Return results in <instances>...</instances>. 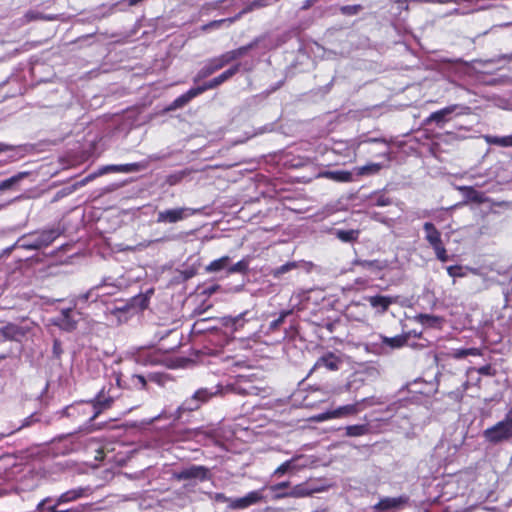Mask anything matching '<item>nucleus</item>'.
Wrapping results in <instances>:
<instances>
[{"label": "nucleus", "mask_w": 512, "mask_h": 512, "mask_svg": "<svg viewBox=\"0 0 512 512\" xmlns=\"http://www.w3.org/2000/svg\"><path fill=\"white\" fill-rule=\"evenodd\" d=\"M116 384L104 386L97 393L95 398L89 402H80L67 408L69 416L83 415L87 417L88 422L95 420L102 412L110 409L115 401L123 397L119 393L121 389V373H113Z\"/></svg>", "instance_id": "nucleus-1"}, {"label": "nucleus", "mask_w": 512, "mask_h": 512, "mask_svg": "<svg viewBox=\"0 0 512 512\" xmlns=\"http://www.w3.org/2000/svg\"><path fill=\"white\" fill-rule=\"evenodd\" d=\"M485 441L490 444H499L512 438V406L509 408L503 420L483 431Z\"/></svg>", "instance_id": "nucleus-2"}, {"label": "nucleus", "mask_w": 512, "mask_h": 512, "mask_svg": "<svg viewBox=\"0 0 512 512\" xmlns=\"http://www.w3.org/2000/svg\"><path fill=\"white\" fill-rule=\"evenodd\" d=\"M208 388H200L194 392L191 397L186 398L175 411L176 419L180 420L185 413H190L199 410L202 405L210 401L215 395Z\"/></svg>", "instance_id": "nucleus-3"}, {"label": "nucleus", "mask_w": 512, "mask_h": 512, "mask_svg": "<svg viewBox=\"0 0 512 512\" xmlns=\"http://www.w3.org/2000/svg\"><path fill=\"white\" fill-rule=\"evenodd\" d=\"M59 235L60 233L57 229L42 230L40 232L31 233L20 239L21 247L28 250H39L51 245Z\"/></svg>", "instance_id": "nucleus-4"}, {"label": "nucleus", "mask_w": 512, "mask_h": 512, "mask_svg": "<svg viewBox=\"0 0 512 512\" xmlns=\"http://www.w3.org/2000/svg\"><path fill=\"white\" fill-rule=\"evenodd\" d=\"M172 478L179 482L187 481L191 484H196L197 482H205L210 480L211 474L208 467L192 464L187 467H183L180 470L174 471L172 473Z\"/></svg>", "instance_id": "nucleus-5"}, {"label": "nucleus", "mask_w": 512, "mask_h": 512, "mask_svg": "<svg viewBox=\"0 0 512 512\" xmlns=\"http://www.w3.org/2000/svg\"><path fill=\"white\" fill-rule=\"evenodd\" d=\"M149 297L148 295L139 294L131 299L129 303H125L122 306H117L111 310V314L121 319L122 317L126 321L129 317L136 314L139 311H143L148 307Z\"/></svg>", "instance_id": "nucleus-6"}, {"label": "nucleus", "mask_w": 512, "mask_h": 512, "mask_svg": "<svg viewBox=\"0 0 512 512\" xmlns=\"http://www.w3.org/2000/svg\"><path fill=\"white\" fill-rule=\"evenodd\" d=\"M409 503V497L400 495L398 497H384L381 498L372 508L376 512L392 511L397 512Z\"/></svg>", "instance_id": "nucleus-7"}, {"label": "nucleus", "mask_w": 512, "mask_h": 512, "mask_svg": "<svg viewBox=\"0 0 512 512\" xmlns=\"http://www.w3.org/2000/svg\"><path fill=\"white\" fill-rule=\"evenodd\" d=\"M240 67V63H235L218 76L214 77L213 79L207 82H204L202 85H199L201 92L204 93L207 90L215 89L224 82L228 81L240 71Z\"/></svg>", "instance_id": "nucleus-8"}, {"label": "nucleus", "mask_w": 512, "mask_h": 512, "mask_svg": "<svg viewBox=\"0 0 512 512\" xmlns=\"http://www.w3.org/2000/svg\"><path fill=\"white\" fill-rule=\"evenodd\" d=\"M341 364L342 359L335 353L328 351L316 360L309 374L321 368H325L328 371H337Z\"/></svg>", "instance_id": "nucleus-9"}, {"label": "nucleus", "mask_w": 512, "mask_h": 512, "mask_svg": "<svg viewBox=\"0 0 512 512\" xmlns=\"http://www.w3.org/2000/svg\"><path fill=\"white\" fill-rule=\"evenodd\" d=\"M264 500L262 490H254L246 494L244 497L230 500L228 507L233 510L246 509L251 505L257 504Z\"/></svg>", "instance_id": "nucleus-10"}, {"label": "nucleus", "mask_w": 512, "mask_h": 512, "mask_svg": "<svg viewBox=\"0 0 512 512\" xmlns=\"http://www.w3.org/2000/svg\"><path fill=\"white\" fill-rule=\"evenodd\" d=\"M319 489L309 488L307 483H300L293 486L289 491H282L274 495L275 500L284 498H304L311 496L315 492H319Z\"/></svg>", "instance_id": "nucleus-11"}, {"label": "nucleus", "mask_w": 512, "mask_h": 512, "mask_svg": "<svg viewBox=\"0 0 512 512\" xmlns=\"http://www.w3.org/2000/svg\"><path fill=\"white\" fill-rule=\"evenodd\" d=\"M223 67H225V66H224V63L221 60L220 56L210 58L205 62L203 67L197 72V74L193 78V81L196 83L202 79L208 78L215 72L221 70Z\"/></svg>", "instance_id": "nucleus-12"}, {"label": "nucleus", "mask_w": 512, "mask_h": 512, "mask_svg": "<svg viewBox=\"0 0 512 512\" xmlns=\"http://www.w3.org/2000/svg\"><path fill=\"white\" fill-rule=\"evenodd\" d=\"M189 209L180 207L175 209H168L164 211H160L157 214V223H177L179 221L184 220L189 214H187Z\"/></svg>", "instance_id": "nucleus-13"}, {"label": "nucleus", "mask_w": 512, "mask_h": 512, "mask_svg": "<svg viewBox=\"0 0 512 512\" xmlns=\"http://www.w3.org/2000/svg\"><path fill=\"white\" fill-rule=\"evenodd\" d=\"M147 168L146 162H135V163H128V164H119V165H106L101 168L100 173H132V172H139L141 170H144Z\"/></svg>", "instance_id": "nucleus-14"}, {"label": "nucleus", "mask_w": 512, "mask_h": 512, "mask_svg": "<svg viewBox=\"0 0 512 512\" xmlns=\"http://www.w3.org/2000/svg\"><path fill=\"white\" fill-rule=\"evenodd\" d=\"M28 330L22 326L9 323L4 327L0 328V339L21 341L26 337Z\"/></svg>", "instance_id": "nucleus-15"}, {"label": "nucleus", "mask_w": 512, "mask_h": 512, "mask_svg": "<svg viewBox=\"0 0 512 512\" xmlns=\"http://www.w3.org/2000/svg\"><path fill=\"white\" fill-rule=\"evenodd\" d=\"M257 43L258 42L255 40V41L248 43L247 45L240 46L236 49L227 51V52L219 55L221 57V60L224 63V66H226V65L232 63L233 61H236L239 58L246 55L250 50H252L253 48L256 47Z\"/></svg>", "instance_id": "nucleus-16"}, {"label": "nucleus", "mask_w": 512, "mask_h": 512, "mask_svg": "<svg viewBox=\"0 0 512 512\" xmlns=\"http://www.w3.org/2000/svg\"><path fill=\"white\" fill-rule=\"evenodd\" d=\"M451 115V109L449 106H446L440 110L432 112L427 118L424 119L423 123L424 125L435 123L437 127L442 128L452 119Z\"/></svg>", "instance_id": "nucleus-17"}, {"label": "nucleus", "mask_w": 512, "mask_h": 512, "mask_svg": "<svg viewBox=\"0 0 512 512\" xmlns=\"http://www.w3.org/2000/svg\"><path fill=\"white\" fill-rule=\"evenodd\" d=\"M411 334H412L411 332H408V333H404L401 335H396L394 337H387V336L381 335L380 336V339H381L380 348L382 350H384L386 347L389 348L390 350L400 349L407 344Z\"/></svg>", "instance_id": "nucleus-18"}, {"label": "nucleus", "mask_w": 512, "mask_h": 512, "mask_svg": "<svg viewBox=\"0 0 512 512\" xmlns=\"http://www.w3.org/2000/svg\"><path fill=\"white\" fill-rule=\"evenodd\" d=\"M89 491V488L84 487L70 489L62 493L58 498H56L54 505L58 507L61 504L76 501L82 497L88 496Z\"/></svg>", "instance_id": "nucleus-19"}, {"label": "nucleus", "mask_w": 512, "mask_h": 512, "mask_svg": "<svg viewBox=\"0 0 512 512\" xmlns=\"http://www.w3.org/2000/svg\"><path fill=\"white\" fill-rule=\"evenodd\" d=\"M423 230L425 232V239L432 249L444 243L440 231L432 222H425L423 224Z\"/></svg>", "instance_id": "nucleus-20"}, {"label": "nucleus", "mask_w": 512, "mask_h": 512, "mask_svg": "<svg viewBox=\"0 0 512 512\" xmlns=\"http://www.w3.org/2000/svg\"><path fill=\"white\" fill-rule=\"evenodd\" d=\"M367 400V398H364L361 401H358L354 404L340 406L337 409L333 410V416H336V418H341L356 415L362 410L361 404L365 403Z\"/></svg>", "instance_id": "nucleus-21"}, {"label": "nucleus", "mask_w": 512, "mask_h": 512, "mask_svg": "<svg viewBox=\"0 0 512 512\" xmlns=\"http://www.w3.org/2000/svg\"><path fill=\"white\" fill-rule=\"evenodd\" d=\"M199 86L190 88L187 92L177 97L171 104L170 109L181 108L189 103L193 98L201 95Z\"/></svg>", "instance_id": "nucleus-22"}, {"label": "nucleus", "mask_w": 512, "mask_h": 512, "mask_svg": "<svg viewBox=\"0 0 512 512\" xmlns=\"http://www.w3.org/2000/svg\"><path fill=\"white\" fill-rule=\"evenodd\" d=\"M353 172L346 170H338V171H325L320 174L321 177L336 181V182H352L354 181Z\"/></svg>", "instance_id": "nucleus-23"}, {"label": "nucleus", "mask_w": 512, "mask_h": 512, "mask_svg": "<svg viewBox=\"0 0 512 512\" xmlns=\"http://www.w3.org/2000/svg\"><path fill=\"white\" fill-rule=\"evenodd\" d=\"M367 300L369 304L373 308L377 309L380 313H385L393 302L391 297L384 295L370 296L367 298Z\"/></svg>", "instance_id": "nucleus-24"}, {"label": "nucleus", "mask_w": 512, "mask_h": 512, "mask_svg": "<svg viewBox=\"0 0 512 512\" xmlns=\"http://www.w3.org/2000/svg\"><path fill=\"white\" fill-rule=\"evenodd\" d=\"M247 312L241 313L237 316H226L223 318V325L230 328L233 332H237L244 328L246 324L245 315Z\"/></svg>", "instance_id": "nucleus-25"}, {"label": "nucleus", "mask_w": 512, "mask_h": 512, "mask_svg": "<svg viewBox=\"0 0 512 512\" xmlns=\"http://www.w3.org/2000/svg\"><path fill=\"white\" fill-rule=\"evenodd\" d=\"M459 190L463 193L466 200L482 204L487 201V198L485 197L483 192H480L476 190L472 186H462L459 188Z\"/></svg>", "instance_id": "nucleus-26"}, {"label": "nucleus", "mask_w": 512, "mask_h": 512, "mask_svg": "<svg viewBox=\"0 0 512 512\" xmlns=\"http://www.w3.org/2000/svg\"><path fill=\"white\" fill-rule=\"evenodd\" d=\"M369 205L372 207H386L392 204V199L383 191L373 192L369 198Z\"/></svg>", "instance_id": "nucleus-27"}, {"label": "nucleus", "mask_w": 512, "mask_h": 512, "mask_svg": "<svg viewBox=\"0 0 512 512\" xmlns=\"http://www.w3.org/2000/svg\"><path fill=\"white\" fill-rule=\"evenodd\" d=\"M382 169V165L380 163H368L364 166H358L353 169V173L357 177L375 175Z\"/></svg>", "instance_id": "nucleus-28"}, {"label": "nucleus", "mask_w": 512, "mask_h": 512, "mask_svg": "<svg viewBox=\"0 0 512 512\" xmlns=\"http://www.w3.org/2000/svg\"><path fill=\"white\" fill-rule=\"evenodd\" d=\"M230 257L228 255H225V256H222L218 259H215L213 261H211L205 268V270L209 273H215V272H219L223 269H227L228 270V266L230 264Z\"/></svg>", "instance_id": "nucleus-29"}, {"label": "nucleus", "mask_w": 512, "mask_h": 512, "mask_svg": "<svg viewBox=\"0 0 512 512\" xmlns=\"http://www.w3.org/2000/svg\"><path fill=\"white\" fill-rule=\"evenodd\" d=\"M369 433L370 425L368 423L349 425L345 427V435L348 437H360Z\"/></svg>", "instance_id": "nucleus-30"}, {"label": "nucleus", "mask_w": 512, "mask_h": 512, "mask_svg": "<svg viewBox=\"0 0 512 512\" xmlns=\"http://www.w3.org/2000/svg\"><path fill=\"white\" fill-rule=\"evenodd\" d=\"M485 141L489 145H495L504 148L512 147V134L507 136L486 135Z\"/></svg>", "instance_id": "nucleus-31"}, {"label": "nucleus", "mask_w": 512, "mask_h": 512, "mask_svg": "<svg viewBox=\"0 0 512 512\" xmlns=\"http://www.w3.org/2000/svg\"><path fill=\"white\" fill-rule=\"evenodd\" d=\"M360 231L358 229L342 230L337 229L335 236L342 242L352 243L358 240Z\"/></svg>", "instance_id": "nucleus-32"}, {"label": "nucleus", "mask_w": 512, "mask_h": 512, "mask_svg": "<svg viewBox=\"0 0 512 512\" xmlns=\"http://www.w3.org/2000/svg\"><path fill=\"white\" fill-rule=\"evenodd\" d=\"M482 350L477 347H471V348H459L453 350L451 353V357L454 359H462L467 356H482Z\"/></svg>", "instance_id": "nucleus-33"}, {"label": "nucleus", "mask_w": 512, "mask_h": 512, "mask_svg": "<svg viewBox=\"0 0 512 512\" xmlns=\"http://www.w3.org/2000/svg\"><path fill=\"white\" fill-rule=\"evenodd\" d=\"M354 266H359L363 269L373 270V271H380L384 268V265L381 261L375 259V260H363V259H356L353 261Z\"/></svg>", "instance_id": "nucleus-34"}, {"label": "nucleus", "mask_w": 512, "mask_h": 512, "mask_svg": "<svg viewBox=\"0 0 512 512\" xmlns=\"http://www.w3.org/2000/svg\"><path fill=\"white\" fill-rule=\"evenodd\" d=\"M248 271H249V259L243 258L233 265L229 264L227 274L232 275V274L240 273V274L245 275L248 273Z\"/></svg>", "instance_id": "nucleus-35"}, {"label": "nucleus", "mask_w": 512, "mask_h": 512, "mask_svg": "<svg viewBox=\"0 0 512 512\" xmlns=\"http://www.w3.org/2000/svg\"><path fill=\"white\" fill-rule=\"evenodd\" d=\"M25 176V173H19L0 182V191L12 189Z\"/></svg>", "instance_id": "nucleus-36"}, {"label": "nucleus", "mask_w": 512, "mask_h": 512, "mask_svg": "<svg viewBox=\"0 0 512 512\" xmlns=\"http://www.w3.org/2000/svg\"><path fill=\"white\" fill-rule=\"evenodd\" d=\"M294 460L295 459L293 458V459L283 462L281 465H279L274 470L272 475L275 477H280V476L286 474L287 472L291 471L292 469H294V465H293Z\"/></svg>", "instance_id": "nucleus-37"}, {"label": "nucleus", "mask_w": 512, "mask_h": 512, "mask_svg": "<svg viewBox=\"0 0 512 512\" xmlns=\"http://www.w3.org/2000/svg\"><path fill=\"white\" fill-rule=\"evenodd\" d=\"M448 106L451 109V113H455L456 116H466L472 114V109L470 106L463 104H452Z\"/></svg>", "instance_id": "nucleus-38"}, {"label": "nucleus", "mask_w": 512, "mask_h": 512, "mask_svg": "<svg viewBox=\"0 0 512 512\" xmlns=\"http://www.w3.org/2000/svg\"><path fill=\"white\" fill-rule=\"evenodd\" d=\"M472 371H476L478 372L480 375H484V376H490V377H493L496 375V370L492 367L491 364H486L484 366H481L479 368H474V367H470L468 370H467V373L469 374L470 372Z\"/></svg>", "instance_id": "nucleus-39"}, {"label": "nucleus", "mask_w": 512, "mask_h": 512, "mask_svg": "<svg viewBox=\"0 0 512 512\" xmlns=\"http://www.w3.org/2000/svg\"><path fill=\"white\" fill-rule=\"evenodd\" d=\"M363 9V6L360 4L355 5H344L340 7L341 14L345 16H353L358 14Z\"/></svg>", "instance_id": "nucleus-40"}, {"label": "nucleus", "mask_w": 512, "mask_h": 512, "mask_svg": "<svg viewBox=\"0 0 512 512\" xmlns=\"http://www.w3.org/2000/svg\"><path fill=\"white\" fill-rule=\"evenodd\" d=\"M447 273L452 278H462L466 276V272L461 265L448 266Z\"/></svg>", "instance_id": "nucleus-41"}, {"label": "nucleus", "mask_w": 512, "mask_h": 512, "mask_svg": "<svg viewBox=\"0 0 512 512\" xmlns=\"http://www.w3.org/2000/svg\"><path fill=\"white\" fill-rule=\"evenodd\" d=\"M417 320L423 325L434 326L436 323L439 322L440 318L429 314H419L417 316Z\"/></svg>", "instance_id": "nucleus-42"}, {"label": "nucleus", "mask_w": 512, "mask_h": 512, "mask_svg": "<svg viewBox=\"0 0 512 512\" xmlns=\"http://www.w3.org/2000/svg\"><path fill=\"white\" fill-rule=\"evenodd\" d=\"M297 267L295 262H287L280 267L276 268L273 272L274 277H279Z\"/></svg>", "instance_id": "nucleus-43"}, {"label": "nucleus", "mask_w": 512, "mask_h": 512, "mask_svg": "<svg viewBox=\"0 0 512 512\" xmlns=\"http://www.w3.org/2000/svg\"><path fill=\"white\" fill-rule=\"evenodd\" d=\"M72 313V310L71 309H65L62 311V319L61 321L63 322V326L66 328V329H74L75 328V322L74 321H70V315Z\"/></svg>", "instance_id": "nucleus-44"}, {"label": "nucleus", "mask_w": 512, "mask_h": 512, "mask_svg": "<svg viewBox=\"0 0 512 512\" xmlns=\"http://www.w3.org/2000/svg\"><path fill=\"white\" fill-rule=\"evenodd\" d=\"M433 250L438 260H440L441 262L448 261L449 257L444 243L441 244L440 246L434 247Z\"/></svg>", "instance_id": "nucleus-45"}, {"label": "nucleus", "mask_w": 512, "mask_h": 512, "mask_svg": "<svg viewBox=\"0 0 512 512\" xmlns=\"http://www.w3.org/2000/svg\"><path fill=\"white\" fill-rule=\"evenodd\" d=\"M225 23H226V20H224V19L212 20V21L204 24L201 27V29H202V31H209V30H212V29L220 28Z\"/></svg>", "instance_id": "nucleus-46"}, {"label": "nucleus", "mask_w": 512, "mask_h": 512, "mask_svg": "<svg viewBox=\"0 0 512 512\" xmlns=\"http://www.w3.org/2000/svg\"><path fill=\"white\" fill-rule=\"evenodd\" d=\"M291 312L290 311H283L280 313V315L278 316L277 319L273 320L271 323H270V328L271 329H277L280 325H282L285 321V318L290 314Z\"/></svg>", "instance_id": "nucleus-47"}, {"label": "nucleus", "mask_w": 512, "mask_h": 512, "mask_svg": "<svg viewBox=\"0 0 512 512\" xmlns=\"http://www.w3.org/2000/svg\"><path fill=\"white\" fill-rule=\"evenodd\" d=\"M289 486H290L289 481H283V482L271 485L270 490L272 492H276V494H277V493H281L280 490H284V489L288 488Z\"/></svg>", "instance_id": "nucleus-48"}, {"label": "nucleus", "mask_w": 512, "mask_h": 512, "mask_svg": "<svg viewBox=\"0 0 512 512\" xmlns=\"http://www.w3.org/2000/svg\"><path fill=\"white\" fill-rule=\"evenodd\" d=\"M336 418V416H333V410L332 411H327V412H324V413H320L318 414L317 416L314 417V419L316 421H326V420H329V419H334Z\"/></svg>", "instance_id": "nucleus-49"}, {"label": "nucleus", "mask_w": 512, "mask_h": 512, "mask_svg": "<svg viewBox=\"0 0 512 512\" xmlns=\"http://www.w3.org/2000/svg\"><path fill=\"white\" fill-rule=\"evenodd\" d=\"M39 421L38 418H35V415L32 414L28 417H26L22 423V425L18 428V430L22 429V428H25V427H29L31 426L33 423Z\"/></svg>", "instance_id": "nucleus-50"}, {"label": "nucleus", "mask_w": 512, "mask_h": 512, "mask_svg": "<svg viewBox=\"0 0 512 512\" xmlns=\"http://www.w3.org/2000/svg\"><path fill=\"white\" fill-rule=\"evenodd\" d=\"M243 15H245V14L242 13V10H241L235 16L229 17V18H224V20H226V23L230 25V24L238 21L239 19H241Z\"/></svg>", "instance_id": "nucleus-51"}, {"label": "nucleus", "mask_w": 512, "mask_h": 512, "mask_svg": "<svg viewBox=\"0 0 512 512\" xmlns=\"http://www.w3.org/2000/svg\"><path fill=\"white\" fill-rule=\"evenodd\" d=\"M50 501V498L47 497V498H44L43 500H41L37 506H36V511L37 512H43L45 510V505Z\"/></svg>", "instance_id": "nucleus-52"}, {"label": "nucleus", "mask_w": 512, "mask_h": 512, "mask_svg": "<svg viewBox=\"0 0 512 512\" xmlns=\"http://www.w3.org/2000/svg\"><path fill=\"white\" fill-rule=\"evenodd\" d=\"M252 2L256 9L266 7L270 4L269 0H254Z\"/></svg>", "instance_id": "nucleus-53"}, {"label": "nucleus", "mask_w": 512, "mask_h": 512, "mask_svg": "<svg viewBox=\"0 0 512 512\" xmlns=\"http://www.w3.org/2000/svg\"><path fill=\"white\" fill-rule=\"evenodd\" d=\"M134 377L137 379L138 383L141 385L142 388L146 387L147 382H146V379H145L144 376H142V375H135Z\"/></svg>", "instance_id": "nucleus-54"}, {"label": "nucleus", "mask_w": 512, "mask_h": 512, "mask_svg": "<svg viewBox=\"0 0 512 512\" xmlns=\"http://www.w3.org/2000/svg\"><path fill=\"white\" fill-rule=\"evenodd\" d=\"M179 179H180V178H179L178 176H176V175H170V176L167 178V182H168V184H170V185H174V184H176V183L179 181Z\"/></svg>", "instance_id": "nucleus-55"}, {"label": "nucleus", "mask_w": 512, "mask_h": 512, "mask_svg": "<svg viewBox=\"0 0 512 512\" xmlns=\"http://www.w3.org/2000/svg\"><path fill=\"white\" fill-rule=\"evenodd\" d=\"M254 9L256 8L255 6H253V2H251L242 9V13L247 14L249 12H252Z\"/></svg>", "instance_id": "nucleus-56"}, {"label": "nucleus", "mask_w": 512, "mask_h": 512, "mask_svg": "<svg viewBox=\"0 0 512 512\" xmlns=\"http://www.w3.org/2000/svg\"><path fill=\"white\" fill-rule=\"evenodd\" d=\"M216 499L223 502H227L228 504L230 503V500H232L231 498L226 497L224 494H217Z\"/></svg>", "instance_id": "nucleus-57"}, {"label": "nucleus", "mask_w": 512, "mask_h": 512, "mask_svg": "<svg viewBox=\"0 0 512 512\" xmlns=\"http://www.w3.org/2000/svg\"><path fill=\"white\" fill-rule=\"evenodd\" d=\"M285 80H281L274 87L271 88L270 92H275L277 89L284 85Z\"/></svg>", "instance_id": "nucleus-58"}, {"label": "nucleus", "mask_w": 512, "mask_h": 512, "mask_svg": "<svg viewBox=\"0 0 512 512\" xmlns=\"http://www.w3.org/2000/svg\"><path fill=\"white\" fill-rule=\"evenodd\" d=\"M58 512H83V510L80 508H72V509H68V510H59L58 509Z\"/></svg>", "instance_id": "nucleus-59"}, {"label": "nucleus", "mask_w": 512, "mask_h": 512, "mask_svg": "<svg viewBox=\"0 0 512 512\" xmlns=\"http://www.w3.org/2000/svg\"><path fill=\"white\" fill-rule=\"evenodd\" d=\"M90 294H91V293H90V292H88V293H85V294L80 295V296H79V300H80V301H87V300L89 299V297H90Z\"/></svg>", "instance_id": "nucleus-60"}, {"label": "nucleus", "mask_w": 512, "mask_h": 512, "mask_svg": "<svg viewBox=\"0 0 512 512\" xmlns=\"http://www.w3.org/2000/svg\"><path fill=\"white\" fill-rule=\"evenodd\" d=\"M137 405L134 402L128 403L126 407V411L130 412L132 411Z\"/></svg>", "instance_id": "nucleus-61"}, {"label": "nucleus", "mask_w": 512, "mask_h": 512, "mask_svg": "<svg viewBox=\"0 0 512 512\" xmlns=\"http://www.w3.org/2000/svg\"><path fill=\"white\" fill-rule=\"evenodd\" d=\"M46 510L48 512H58V508L56 507V505L49 506V507H47Z\"/></svg>", "instance_id": "nucleus-62"}, {"label": "nucleus", "mask_w": 512, "mask_h": 512, "mask_svg": "<svg viewBox=\"0 0 512 512\" xmlns=\"http://www.w3.org/2000/svg\"><path fill=\"white\" fill-rule=\"evenodd\" d=\"M67 194H68V192H66L65 190H61V191H59V192L57 193V195H56V199H58V198H60V197H63V196H65V195H67Z\"/></svg>", "instance_id": "nucleus-63"}, {"label": "nucleus", "mask_w": 512, "mask_h": 512, "mask_svg": "<svg viewBox=\"0 0 512 512\" xmlns=\"http://www.w3.org/2000/svg\"><path fill=\"white\" fill-rule=\"evenodd\" d=\"M368 142H385V140L379 139V138H372V139H369Z\"/></svg>", "instance_id": "nucleus-64"}]
</instances>
